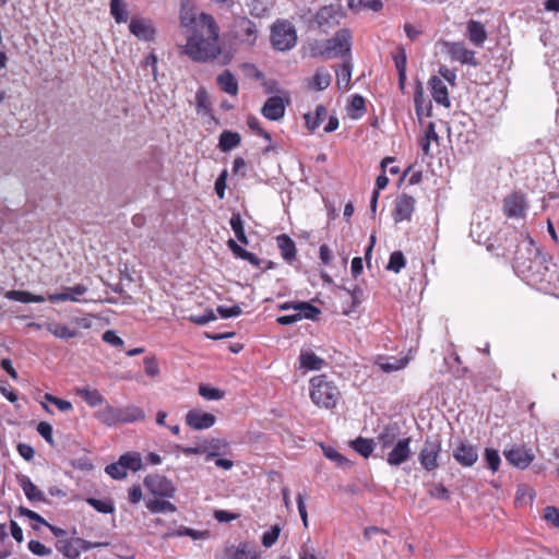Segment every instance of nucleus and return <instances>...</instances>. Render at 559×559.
I'll list each match as a JSON object with an SVG mask.
<instances>
[{
  "mask_svg": "<svg viewBox=\"0 0 559 559\" xmlns=\"http://www.w3.org/2000/svg\"><path fill=\"white\" fill-rule=\"evenodd\" d=\"M516 242L513 258V269L528 285L538 289H547L557 282V267L543 254L534 240L524 234H512Z\"/></svg>",
  "mask_w": 559,
  "mask_h": 559,
  "instance_id": "nucleus-1",
  "label": "nucleus"
},
{
  "mask_svg": "<svg viewBox=\"0 0 559 559\" xmlns=\"http://www.w3.org/2000/svg\"><path fill=\"white\" fill-rule=\"evenodd\" d=\"M227 37H187L182 52L197 62L217 61L228 64L235 53V47Z\"/></svg>",
  "mask_w": 559,
  "mask_h": 559,
  "instance_id": "nucleus-2",
  "label": "nucleus"
},
{
  "mask_svg": "<svg viewBox=\"0 0 559 559\" xmlns=\"http://www.w3.org/2000/svg\"><path fill=\"white\" fill-rule=\"evenodd\" d=\"M180 24L193 35H218L219 27L215 19L207 13H199L190 0H182L179 10Z\"/></svg>",
  "mask_w": 559,
  "mask_h": 559,
  "instance_id": "nucleus-3",
  "label": "nucleus"
},
{
  "mask_svg": "<svg viewBox=\"0 0 559 559\" xmlns=\"http://www.w3.org/2000/svg\"><path fill=\"white\" fill-rule=\"evenodd\" d=\"M341 396L337 386L325 374H320L310 380V399L313 404L326 409L334 408Z\"/></svg>",
  "mask_w": 559,
  "mask_h": 559,
  "instance_id": "nucleus-4",
  "label": "nucleus"
},
{
  "mask_svg": "<svg viewBox=\"0 0 559 559\" xmlns=\"http://www.w3.org/2000/svg\"><path fill=\"white\" fill-rule=\"evenodd\" d=\"M350 51V43L348 37H331L322 44L310 45L311 57H322L325 59H334L337 57H346Z\"/></svg>",
  "mask_w": 559,
  "mask_h": 559,
  "instance_id": "nucleus-5",
  "label": "nucleus"
},
{
  "mask_svg": "<svg viewBox=\"0 0 559 559\" xmlns=\"http://www.w3.org/2000/svg\"><path fill=\"white\" fill-rule=\"evenodd\" d=\"M343 17L344 12L340 5H324L317 11L310 27L321 33H329L340 25Z\"/></svg>",
  "mask_w": 559,
  "mask_h": 559,
  "instance_id": "nucleus-6",
  "label": "nucleus"
},
{
  "mask_svg": "<svg viewBox=\"0 0 559 559\" xmlns=\"http://www.w3.org/2000/svg\"><path fill=\"white\" fill-rule=\"evenodd\" d=\"M441 452V441L438 437L427 438L418 454V461L424 469L431 472L438 468V457Z\"/></svg>",
  "mask_w": 559,
  "mask_h": 559,
  "instance_id": "nucleus-7",
  "label": "nucleus"
},
{
  "mask_svg": "<svg viewBox=\"0 0 559 559\" xmlns=\"http://www.w3.org/2000/svg\"><path fill=\"white\" fill-rule=\"evenodd\" d=\"M145 487L154 495L164 498H173L176 488L171 480L163 475H148L144 478Z\"/></svg>",
  "mask_w": 559,
  "mask_h": 559,
  "instance_id": "nucleus-8",
  "label": "nucleus"
},
{
  "mask_svg": "<svg viewBox=\"0 0 559 559\" xmlns=\"http://www.w3.org/2000/svg\"><path fill=\"white\" fill-rule=\"evenodd\" d=\"M452 456L463 467L473 466L478 460L477 449L466 442H460L452 451Z\"/></svg>",
  "mask_w": 559,
  "mask_h": 559,
  "instance_id": "nucleus-9",
  "label": "nucleus"
},
{
  "mask_svg": "<svg viewBox=\"0 0 559 559\" xmlns=\"http://www.w3.org/2000/svg\"><path fill=\"white\" fill-rule=\"evenodd\" d=\"M216 417L200 409H191L186 414V424L194 430H204L214 426Z\"/></svg>",
  "mask_w": 559,
  "mask_h": 559,
  "instance_id": "nucleus-10",
  "label": "nucleus"
},
{
  "mask_svg": "<svg viewBox=\"0 0 559 559\" xmlns=\"http://www.w3.org/2000/svg\"><path fill=\"white\" fill-rule=\"evenodd\" d=\"M506 460L513 466L524 469L534 460V454L531 449L525 447H514L508 451H504Z\"/></svg>",
  "mask_w": 559,
  "mask_h": 559,
  "instance_id": "nucleus-11",
  "label": "nucleus"
},
{
  "mask_svg": "<svg viewBox=\"0 0 559 559\" xmlns=\"http://www.w3.org/2000/svg\"><path fill=\"white\" fill-rule=\"evenodd\" d=\"M445 45L448 47V53L452 60L473 67H477L479 64L475 58V52L464 47L462 43H447Z\"/></svg>",
  "mask_w": 559,
  "mask_h": 559,
  "instance_id": "nucleus-12",
  "label": "nucleus"
},
{
  "mask_svg": "<svg viewBox=\"0 0 559 559\" xmlns=\"http://www.w3.org/2000/svg\"><path fill=\"white\" fill-rule=\"evenodd\" d=\"M414 210L415 199L408 194H402L395 201L393 218L396 223L409 221Z\"/></svg>",
  "mask_w": 559,
  "mask_h": 559,
  "instance_id": "nucleus-13",
  "label": "nucleus"
},
{
  "mask_svg": "<svg viewBox=\"0 0 559 559\" xmlns=\"http://www.w3.org/2000/svg\"><path fill=\"white\" fill-rule=\"evenodd\" d=\"M411 439L404 438L399 440L392 448V450L388 453L386 461L392 466H399L411 455Z\"/></svg>",
  "mask_w": 559,
  "mask_h": 559,
  "instance_id": "nucleus-14",
  "label": "nucleus"
},
{
  "mask_svg": "<svg viewBox=\"0 0 559 559\" xmlns=\"http://www.w3.org/2000/svg\"><path fill=\"white\" fill-rule=\"evenodd\" d=\"M262 115L272 121L282 119L285 115V103L280 96H272L266 99L262 109Z\"/></svg>",
  "mask_w": 559,
  "mask_h": 559,
  "instance_id": "nucleus-15",
  "label": "nucleus"
},
{
  "mask_svg": "<svg viewBox=\"0 0 559 559\" xmlns=\"http://www.w3.org/2000/svg\"><path fill=\"white\" fill-rule=\"evenodd\" d=\"M117 414L119 425L143 421L145 419V412L134 404L117 407Z\"/></svg>",
  "mask_w": 559,
  "mask_h": 559,
  "instance_id": "nucleus-16",
  "label": "nucleus"
},
{
  "mask_svg": "<svg viewBox=\"0 0 559 559\" xmlns=\"http://www.w3.org/2000/svg\"><path fill=\"white\" fill-rule=\"evenodd\" d=\"M429 86L431 96L435 99V102L439 105L449 108L451 106V102L449 98L448 87L444 84L443 80L440 79L439 76L433 75L429 80Z\"/></svg>",
  "mask_w": 559,
  "mask_h": 559,
  "instance_id": "nucleus-17",
  "label": "nucleus"
},
{
  "mask_svg": "<svg viewBox=\"0 0 559 559\" xmlns=\"http://www.w3.org/2000/svg\"><path fill=\"white\" fill-rule=\"evenodd\" d=\"M503 211L508 217H522L525 213V200L522 194L513 193L503 201Z\"/></svg>",
  "mask_w": 559,
  "mask_h": 559,
  "instance_id": "nucleus-18",
  "label": "nucleus"
},
{
  "mask_svg": "<svg viewBox=\"0 0 559 559\" xmlns=\"http://www.w3.org/2000/svg\"><path fill=\"white\" fill-rule=\"evenodd\" d=\"M87 292V287L83 284H76L72 287H67L63 293L50 294L47 297V300L50 302H61V301H79L78 296H82Z\"/></svg>",
  "mask_w": 559,
  "mask_h": 559,
  "instance_id": "nucleus-19",
  "label": "nucleus"
},
{
  "mask_svg": "<svg viewBox=\"0 0 559 559\" xmlns=\"http://www.w3.org/2000/svg\"><path fill=\"white\" fill-rule=\"evenodd\" d=\"M225 554L227 559H258L255 546L248 543H240L236 547H227Z\"/></svg>",
  "mask_w": 559,
  "mask_h": 559,
  "instance_id": "nucleus-20",
  "label": "nucleus"
},
{
  "mask_svg": "<svg viewBox=\"0 0 559 559\" xmlns=\"http://www.w3.org/2000/svg\"><path fill=\"white\" fill-rule=\"evenodd\" d=\"M415 111L419 119L429 117L431 114V102L426 99L424 88L420 82L417 83L414 93Z\"/></svg>",
  "mask_w": 559,
  "mask_h": 559,
  "instance_id": "nucleus-21",
  "label": "nucleus"
},
{
  "mask_svg": "<svg viewBox=\"0 0 559 559\" xmlns=\"http://www.w3.org/2000/svg\"><path fill=\"white\" fill-rule=\"evenodd\" d=\"M276 243L281 251L282 258L286 262H293L296 259V245L294 240L286 234H281L276 237Z\"/></svg>",
  "mask_w": 559,
  "mask_h": 559,
  "instance_id": "nucleus-22",
  "label": "nucleus"
},
{
  "mask_svg": "<svg viewBox=\"0 0 559 559\" xmlns=\"http://www.w3.org/2000/svg\"><path fill=\"white\" fill-rule=\"evenodd\" d=\"M216 82L223 92L231 96H236L238 94V82L235 75L229 70H224L216 78Z\"/></svg>",
  "mask_w": 559,
  "mask_h": 559,
  "instance_id": "nucleus-23",
  "label": "nucleus"
},
{
  "mask_svg": "<svg viewBox=\"0 0 559 559\" xmlns=\"http://www.w3.org/2000/svg\"><path fill=\"white\" fill-rule=\"evenodd\" d=\"M94 417L107 427L119 425L117 407L106 404L103 408L95 412Z\"/></svg>",
  "mask_w": 559,
  "mask_h": 559,
  "instance_id": "nucleus-24",
  "label": "nucleus"
},
{
  "mask_svg": "<svg viewBox=\"0 0 559 559\" xmlns=\"http://www.w3.org/2000/svg\"><path fill=\"white\" fill-rule=\"evenodd\" d=\"M55 546L56 549L67 559H78L81 555V551L75 544V538L58 539Z\"/></svg>",
  "mask_w": 559,
  "mask_h": 559,
  "instance_id": "nucleus-25",
  "label": "nucleus"
},
{
  "mask_svg": "<svg viewBox=\"0 0 559 559\" xmlns=\"http://www.w3.org/2000/svg\"><path fill=\"white\" fill-rule=\"evenodd\" d=\"M353 63L349 58L345 59L338 70H336V85L340 90H348L350 85Z\"/></svg>",
  "mask_w": 559,
  "mask_h": 559,
  "instance_id": "nucleus-26",
  "label": "nucleus"
},
{
  "mask_svg": "<svg viewBox=\"0 0 559 559\" xmlns=\"http://www.w3.org/2000/svg\"><path fill=\"white\" fill-rule=\"evenodd\" d=\"M20 485L29 501L45 502L46 498L41 490L26 476L20 479Z\"/></svg>",
  "mask_w": 559,
  "mask_h": 559,
  "instance_id": "nucleus-27",
  "label": "nucleus"
},
{
  "mask_svg": "<svg viewBox=\"0 0 559 559\" xmlns=\"http://www.w3.org/2000/svg\"><path fill=\"white\" fill-rule=\"evenodd\" d=\"M306 126L310 131H314L328 117L325 106L318 105L313 112L305 114Z\"/></svg>",
  "mask_w": 559,
  "mask_h": 559,
  "instance_id": "nucleus-28",
  "label": "nucleus"
},
{
  "mask_svg": "<svg viewBox=\"0 0 559 559\" xmlns=\"http://www.w3.org/2000/svg\"><path fill=\"white\" fill-rule=\"evenodd\" d=\"M241 138L237 132L224 130L219 135L218 147L222 152H229L240 144Z\"/></svg>",
  "mask_w": 559,
  "mask_h": 559,
  "instance_id": "nucleus-29",
  "label": "nucleus"
},
{
  "mask_svg": "<svg viewBox=\"0 0 559 559\" xmlns=\"http://www.w3.org/2000/svg\"><path fill=\"white\" fill-rule=\"evenodd\" d=\"M5 297L10 300L29 304V302H44L47 298L41 295H35L25 290H9Z\"/></svg>",
  "mask_w": 559,
  "mask_h": 559,
  "instance_id": "nucleus-30",
  "label": "nucleus"
},
{
  "mask_svg": "<svg viewBox=\"0 0 559 559\" xmlns=\"http://www.w3.org/2000/svg\"><path fill=\"white\" fill-rule=\"evenodd\" d=\"M331 83V74L325 68L317 69L313 74L309 87L316 91H323L329 87Z\"/></svg>",
  "mask_w": 559,
  "mask_h": 559,
  "instance_id": "nucleus-31",
  "label": "nucleus"
},
{
  "mask_svg": "<svg viewBox=\"0 0 559 559\" xmlns=\"http://www.w3.org/2000/svg\"><path fill=\"white\" fill-rule=\"evenodd\" d=\"M76 394L80 395L91 407H96L105 402V397L96 389L80 388L76 389Z\"/></svg>",
  "mask_w": 559,
  "mask_h": 559,
  "instance_id": "nucleus-32",
  "label": "nucleus"
},
{
  "mask_svg": "<svg viewBox=\"0 0 559 559\" xmlns=\"http://www.w3.org/2000/svg\"><path fill=\"white\" fill-rule=\"evenodd\" d=\"M300 368L307 370H320L324 360L312 352H301L299 356Z\"/></svg>",
  "mask_w": 559,
  "mask_h": 559,
  "instance_id": "nucleus-33",
  "label": "nucleus"
},
{
  "mask_svg": "<svg viewBox=\"0 0 559 559\" xmlns=\"http://www.w3.org/2000/svg\"><path fill=\"white\" fill-rule=\"evenodd\" d=\"M47 331L49 333H51L53 336L61 338V340L72 338L78 335V331L75 329H71L66 324L56 323V322L48 323Z\"/></svg>",
  "mask_w": 559,
  "mask_h": 559,
  "instance_id": "nucleus-34",
  "label": "nucleus"
},
{
  "mask_svg": "<svg viewBox=\"0 0 559 559\" xmlns=\"http://www.w3.org/2000/svg\"><path fill=\"white\" fill-rule=\"evenodd\" d=\"M145 504L152 513H174L177 510L174 503L164 499L147 500Z\"/></svg>",
  "mask_w": 559,
  "mask_h": 559,
  "instance_id": "nucleus-35",
  "label": "nucleus"
},
{
  "mask_svg": "<svg viewBox=\"0 0 559 559\" xmlns=\"http://www.w3.org/2000/svg\"><path fill=\"white\" fill-rule=\"evenodd\" d=\"M119 462L126 471L138 472L142 468V457L139 452H128L119 457Z\"/></svg>",
  "mask_w": 559,
  "mask_h": 559,
  "instance_id": "nucleus-36",
  "label": "nucleus"
},
{
  "mask_svg": "<svg viewBox=\"0 0 559 559\" xmlns=\"http://www.w3.org/2000/svg\"><path fill=\"white\" fill-rule=\"evenodd\" d=\"M350 10L360 12L364 10H371L378 12L382 9L383 3L381 0H348Z\"/></svg>",
  "mask_w": 559,
  "mask_h": 559,
  "instance_id": "nucleus-37",
  "label": "nucleus"
},
{
  "mask_svg": "<svg viewBox=\"0 0 559 559\" xmlns=\"http://www.w3.org/2000/svg\"><path fill=\"white\" fill-rule=\"evenodd\" d=\"M439 135L436 132V126L433 122H429L425 131L424 136L420 139L419 144L424 155H430V144L432 141L438 142Z\"/></svg>",
  "mask_w": 559,
  "mask_h": 559,
  "instance_id": "nucleus-38",
  "label": "nucleus"
},
{
  "mask_svg": "<svg viewBox=\"0 0 559 559\" xmlns=\"http://www.w3.org/2000/svg\"><path fill=\"white\" fill-rule=\"evenodd\" d=\"M294 310H296L297 314L300 316V320H314L321 313L319 308L314 307L313 305L307 301L296 302L294 306Z\"/></svg>",
  "mask_w": 559,
  "mask_h": 559,
  "instance_id": "nucleus-39",
  "label": "nucleus"
},
{
  "mask_svg": "<svg viewBox=\"0 0 559 559\" xmlns=\"http://www.w3.org/2000/svg\"><path fill=\"white\" fill-rule=\"evenodd\" d=\"M397 437V429L395 427H385L377 437L378 443L380 444L382 450L391 448L394 445Z\"/></svg>",
  "mask_w": 559,
  "mask_h": 559,
  "instance_id": "nucleus-40",
  "label": "nucleus"
},
{
  "mask_svg": "<svg viewBox=\"0 0 559 559\" xmlns=\"http://www.w3.org/2000/svg\"><path fill=\"white\" fill-rule=\"evenodd\" d=\"M271 35H297L294 24L286 19H277L271 26Z\"/></svg>",
  "mask_w": 559,
  "mask_h": 559,
  "instance_id": "nucleus-41",
  "label": "nucleus"
},
{
  "mask_svg": "<svg viewBox=\"0 0 559 559\" xmlns=\"http://www.w3.org/2000/svg\"><path fill=\"white\" fill-rule=\"evenodd\" d=\"M341 289L344 290L350 299L349 309L347 311H345V313L347 314V313L354 311L362 302L364 290L358 285H355L353 288L342 287Z\"/></svg>",
  "mask_w": 559,
  "mask_h": 559,
  "instance_id": "nucleus-42",
  "label": "nucleus"
},
{
  "mask_svg": "<svg viewBox=\"0 0 559 559\" xmlns=\"http://www.w3.org/2000/svg\"><path fill=\"white\" fill-rule=\"evenodd\" d=\"M230 227L235 233L236 238L241 242L247 245L248 238L245 233L243 222L239 213H233L230 221Z\"/></svg>",
  "mask_w": 559,
  "mask_h": 559,
  "instance_id": "nucleus-43",
  "label": "nucleus"
},
{
  "mask_svg": "<svg viewBox=\"0 0 559 559\" xmlns=\"http://www.w3.org/2000/svg\"><path fill=\"white\" fill-rule=\"evenodd\" d=\"M352 447L361 456L368 457L374 449V441L372 439L358 437L356 440L352 442Z\"/></svg>",
  "mask_w": 559,
  "mask_h": 559,
  "instance_id": "nucleus-44",
  "label": "nucleus"
},
{
  "mask_svg": "<svg viewBox=\"0 0 559 559\" xmlns=\"http://www.w3.org/2000/svg\"><path fill=\"white\" fill-rule=\"evenodd\" d=\"M110 13L117 23L127 22V7L122 0H110Z\"/></svg>",
  "mask_w": 559,
  "mask_h": 559,
  "instance_id": "nucleus-45",
  "label": "nucleus"
},
{
  "mask_svg": "<svg viewBox=\"0 0 559 559\" xmlns=\"http://www.w3.org/2000/svg\"><path fill=\"white\" fill-rule=\"evenodd\" d=\"M86 502L99 513H112L115 511L114 502L110 499L87 498Z\"/></svg>",
  "mask_w": 559,
  "mask_h": 559,
  "instance_id": "nucleus-46",
  "label": "nucleus"
},
{
  "mask_svg": "<svg viewBox=\"0 0 559 559\" xmlns=\"http://www.w3.org/2000/svg\"><path fill=\"white\" fill-rule=\"evenodd\" d=\"M272 47L277 51L293 49L297 45V37H270Z\"/></svg>",
  "mask_w": 559,
  "mask_h": 559,
  "instance_id": "nucleus-47",
  "label": "nucleus"
},
{
  "mask_svg": "<svg viewBox=\"0 0 559 559\" xmlns=\"http://www.w3.org/2000/svg\"><path fill=\"white\" fill-rule=\"evenodd\" d=\"M406 260L402 251H394L391 253L386 270L394 273H400L405 266Z\"/></svg>",
  "mask_w": 559,
  "mask_h": 559,
  "instance_id": "nucleus-48",
  "label": "nucleus"
},
{
  "mask_svg": "<svg viewBox=\"0 0 559 559\" xmlns=\"http://www.w3.org/2000/svg\"><path fill=\"white\" fill-rule=\"evenodd\" d=\"M485 460H486L488 468L492 473H496L499 469L501 460H500V456H499V453L497 450L491 449V448H486L485 449Z\"/></svg>",
  "mask_w": 559,
  "mask_h": 559,
  "instance_id": "nucleus-49",
  "label": "nucleus"
},
{
  "mask_svg": "<svg viewBox=\"0 0 559 559\" xmlns=\"http://www.w3.org/2000/svg\"><path fill=\"white\" fill-rule=\"evenodd\" d=\"M199 394L207 401H218L224 397V392L216 388H211L205 384L199 386Z\"/></svg>",
  "mask_w": 559,
  "mask_h": 559,
  "instance_id": "nucleus-50",
  "label": "nucleus"
},
{
  "mask_svg": "<svg viewBox=\"0 0 559 559\" xmlns=\"http://www.w3.org/2000/svg\"><path fill=\"white\" fill-rule=\"evenodd\" d=\"M408 364L407 358H394L393 361L380 362L379 367L384 372H393L404 369Z\"/></svg>",
  "mask_w": 559,
  "mask_h": 559,
  "instance_id": "nucleus-51",
  "label": "nucleus"
},
{
  "mask_svg": "<svg viewBox=\"0 0 559 559\" xmlns=\"http://www.w3.org/2000/svg\"><path fill=\"white\" fill-rule=\"evenodd\" d=\"M281 533V527L278 525H273L269 531L264 532L262 535V545L266 548L272 547Z\"/></svg>",
  "mask_w": 559,
  "mask_h": 559,
  "instance_id": "nucleus-52",
  "label": "nucleus"
},
{
  "mask_svg": "<svg viewBox=\"0 0 559 559\" xmlns=\"http://www.w3.org/2000/svg\"><path fill=\"white\" fill-rule=\"evenodd\" d=\"M105 472L114 479H123L127 476V471L119 461L107 465Z\"/></svg>",
  "mask_w": 559,
  "mask_h": 559,
  "instance_id": "nucleus-53",
  "label": "nucleus"
},
{
  "mask_svg": "<svg viewBox=\"0 0 559 559\" xmlns=\"http://www.w3.org/2000/svg\"><path fill=\"white\" fill-rule=\"evenodd\" d=\"M392 58L397 71L406 70L407 56L405 49L402 46L396 48V51L392 55Z\"/></svg>",
  "mask_w": 559,
  "mask_h": 559,
  "instance_id": "nucleus-54",
  "label": "nucleus"
},
{
  "mask_svg": "<svg viewBox=\"0 0 559 559\" xmlns=\"http://www.w3.org/2000/svg\"><path fill=\"white\" fill-rule=\"evenodd\" d=\"M75 544L84 551H88L94 548H105L109 546L108 542H90L80 537H75Z\"/></svg>",
  "mask_w": 559,
  "mask_h": 559,
  "instance_id": "nucleus-55",
  "label": "nucleus"
},
{
  "mask_svg": "<svg viewBox=\"0 0 559 559\" xmlns=\"http://www.w3.org/2000/svg\"><path fill=\"white\" fill-rule=\"evenodd\" d=\"M27 547L29 551L36 556L43 557L51 555L50 548L46 547L44 544L35 539L29 540Z\"/></svg>",
  "mask_w": 559,
  "mask_h": 559,
  "instance_id": "nucleus-56",
  "label": "nucleus"
},
{
  "mask_svg": "<svg viewBox=\"0 0 559 559\" xmlns=\"http://www.w3.org/2000/svg\"><path fill=\"white\" fill-rule=\"evenodd\" d=\"M226 180L227 170L224 169L215 180L214 185L215 192L221 200L225 198Z\"/></svg>",
  "mask_w": 559,
  "mask_h": 559,
  "instance_id": "nucleus-57",
  "label": "nucleus"
},
{
  "mask_svg": "<svg viewBox=\"0 0 559 559\" xmlns=\"http://www.w3.org/2000/svg\"><path fill=\"white\" fill-rule=\"evenodd\" d=\"M37 432L49 443L53 444L52 426L47 421L37 425Z\"/></svg>",
  "mask_w": 559,
  "mask_h": 559,
  "instance_id": "nucleus-58",
  "label": "nucleus"
},
{
  "mask_svg": "<svg viewBox=\"0 0 559 559\" xmlns=\"http://www.w3.org/2000/svg\"><path fill=\"white\" fill-rule=\"evenodd\" d=\"M216 310L219 313V316L224 319L238 317L242 312L241 308L238 305H235L233 307L218 306Z\"/></svg>",
  "mask_w": 559,
  "mask_h": 559,
  "instance_id": "nucleus-59",
  "label": "nucleus"
},
{
  "mask_svg": "<svg viewBox=\"0 0 559 559\" xmlns=\"http://www.w3.org/2000/svg\"><path fill=\"white\" fill-rule=\"evenodd\" d=\"M103 341L115 347H122L124 344L123 340L111 330H108L103 334Z\"/></svg>",
  "mask_w": 559,
  "mask_h": 559,
  "instance_id": "nucleus-60",
  "label": "nucleus"
},
{
  "mask_svg": "<svg viewBox=\"0 0 559 559\" xmlns=\"http://www.w3.org/2000/svg\"><path fill=\"white\" fill-rule=\"evenodd\" d=\"M544 519L559 527V510L556 507H546L544 509Z\"/></svg>",
  "mask_w": 559,
  "mask_h": 559,
  "instance_id": "nucleus-61",
  "label": "nucleus"
},
{
  "mask_svg": "<svg viewBox=\"0 0 559 559\" xmlns=\"http://www.w3.org/2000/svg\"><path fill=\"white\" fill-rule=\"evenodd\" d=\"M250 14L257 17H264L269 14V9L259 0H254L250 7Z\"/></svg>",
  "mask_w": 559,
  "mask_h": 559,
  "instance_id": "nucleus-62",
  "label": "nucleus"
},
{
  "mask_svg": "<svg viewBox=\"0 0 559 559\" xmlns=\"http://www.w3.org/2000/svg\"><path fill=\"white\" fill-rule=\"evenodd\" d=\"M144 370L147 376L155 377L159 373L158 364L154 357L144 358Z\"/></svg>",
  "mask_w": 559,
  "mask_h": 559,
  "instance_id": "nucleus-63",
  "label": "nucleus"
},
{
  "mask_svg": "<svg viewBox=\"0 0 559 559\" xmlns=\"http://www.w3.org/2000/svg\"><path fill=\"white\" fill-rule=\"evenodd\" d=\"M439 78L447 82H449L451 85H454L455 84V80H456V73L451 70L450 68H448L447 66H441L439 68Z\"/></svg>",
  "mask_w": 559,
  "mask_h": 559,
  "instance_id": "nucleus-64",
  "label": "nucleus"
}]
</instances>
